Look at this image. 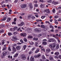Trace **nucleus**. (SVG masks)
I'll return each instance as SVG.
<instances>
[{"instance_id": "obj_1", "label": "nucleus", "mask_w": 61, "mask_h": 61, "mask_svg": "<svg viewBox=\"0 0 61 61\" xmlns=\"http://www.w3.org/2000/svg\"><path fill=\"white\" fill-rule=\"evenodd\" d=\"M49 47L51 48H54L56 46V45L54 44H49Z\"/></svg>"}, {"instance_id": "obj_2", "label": "nucleus", "mask_w": 61, "mask_h": 61, "mask_svg": "<svg viewBox=\"0 0 61 61\" xmlns=\"http://www.w3.org/2000/svg\"><path fill=\"white\" fill-rule=\"evenodd\" d=\"M8 54V51H4L3 53V54L4 56H5L6 55Z\"/></svg>"}, {"instance_id": "obj_3", "label": "nucleus", "mask_w": 61, "mask_h": 61, "mask_svg": "<svg viewBox=\"0 0 61 61\" xmlns=\"http://www.w3.org/2000/svg\"><path fill=\"white\" fill-rule=\"evenodd\" d=\"M21 58L23 60H25L26 59V57L24 55H22L21 56Z\"/></svg>"}, {"instance_id": "obj_4", "label": "nucleus", "mask_w": 61, "mask_h": 61, "mask_svg": "<svg viewBox=\"0 0 61 61\" xmlns=\"http://www.w3.org/2000/svg\"><path fill=\"white\" fill-rule=\"evenodd\" d=\"M35 31L36 32H41V29H35Z\"/></svg>"}, {"instance_id": "obj_5", "label": "nucleus", "mask_w": 61, "mask_h": 61, "mask_svg": "<svg viewBox=\"0 0 61 61\" xmlns=\"http://www.w3.org/2000/svg\"><path fill=\"white\" fill-rule=\"evenodd\" d=\"M3 19H2V20H1V21H5V20H6V19L7 18V17L6 15L4 16L3 17Z\"/></svg>"}, {"instance_id": "obj_6", "label": "nucleus", "mask_w": 61, "mask_h": 61, "mask_svg": "<svg viewBox=\"0 0 61 61\" xmlns=\"http://www.w3.org/2000/svg\"><path fill=\"white\" fill-rule=\"evenodd\" d=\"M51 51V50H50V49L49 48L47 49L46 50V53H49Z\"/></svg>"}, {"instance_id": "obj_7", "label": "nucleus", "mask_w": 61, "mask_h": 61, "mask_svg": "<svg viewBox=\"0 0 61 61\" xmlns=\"http://www.w3.org/2000/svg\"><path fill=\"white\" fill-rule=\"evenodd\" d=\"M40 57H41V55L40 54H38L37 55H35L34 56V57L35 58Z\"/></svg>"}, {"instance_id": "obj_8", "label": "nucleus", "mask_w": 61, "mask_h": 61, "mask_svg": "<svg viewBox=\"0 0 61 61\" xmlns=\"http://www.w3.org/2000/svg\"><path fill=\"white\" fill-rule=\"evenodd\" d=\"M12 51L13 52H15L16 51V49L14 47V46H13V48H12Z\"/></svg>"}, {"instance_id": "obj_9", "label": "nucleus", "mask_w": 61, "mask_h": 61, "mask_svg": "<svg viewBox=\"0 0 61 61\" xmlns=\"http://www.w3.org/2000/svg\"><path fill=\"white\" fill-rule=\"evenodd\" d=\"M52 4H54V5H56V4H59V3L58 2H56L53 1L52 2Z\"/></svg>"}, {"instance_id": "obj_10", "label": "nucleus", "mask_w": 61, "mask_h": 61, "mask_svg": "<svg viewBox=\"0 0 61 61\" xmlns=\"http://www.w3.org/2000/svg\"><path fill=\"white\" fill-rule=\"evenodd\" d=\"M26 7V5L24 4L21 5V8H25Z\"/></svg>"}, {"instance_id": "obj_11", "label": "nucleus", "mask_w": 61, "mask_h": 61, "mask_svg": "<svg viewBox=\"0 0 61 61\" xmlns=\"http://www.w3.org/2000/svg\"><path fill=\"white\" fill-rule=\"evenodd\" d=\"M49 58V60H50L51 61H53L54 60V59H53V58L52 57H50Z\"/></svg>"}, {"instance_id": "obj_12", "label": "nucleus", "mask_w": 61, "mask_h": 61, "mask_svg": "<svg viewBox=\"0 0 61 61\" xmlns=\"http://www.w3.org/2000/svg\"><path fill=\"white\" fill-rule=\"evenodd\" d=\"M18 53H16L15 54L14 56V57L15 58H16V57H17L18 56Z\"/></svg>"}, {"instance_id": "obj_13", "label": "nucleus", "mask_w": 61, "mask_h": 61, "mask_svg": "<svg viewBox=\"0 0 61 61\" xmlns=\"http://www.w3.org/2000/svg\"><path fill=\"white\" fill-rule=\"evenodd\" d=\"M21 36H23L24 37L25 36H26V34L25 33H22L21 34Z\"/></svg>"}, {"instance_id": "obj_14", "label": "nucleus", "mask_w": 61, "mask_h": 61, "mask_svg": "<svg viewBox=\"0 0 61 61\" xmlns=\"http://www.w3.org/2000/svg\"><path fill=\"white\" fill-rule=\"evenodd\" d=\"M45 5L43 4H41L40 6L41 8H43V7H45Z\"/></svg>"}, {"instance_id": "obj_15", "label": "nucleus", "mask_w": 61, "mask_h": 61, "mask_svg": "<svg viewBox=\"0 0 61 61\" xmlns=\"http://www.w3.org/2000/svg\"><path fill=\"white\" fill-rule=\"evenodd\" d=\"M59 54V53L58 51L56 52L54 54V55H56V56H58Z\"/></svg>"}, {"instance_id": "obj_16", "label": "nucleus", "mask_w": 61, "mask_h": 61, "mask_svg": "<svg viewBox=\"0 0 61 61\" xmlns=\"http://www.w3.org/2000/svg\"><path fill=\"white\" fill-rule=\"evenodd\" d=\"M30 59L31 61H34V57H31Z\"/></svg>"}, {"instance_id": "obj_17", "label": "nucleus", "mask_w": 61, "mask_h": 61, "mask_svg": "<svg viewBox=\"0 0 61 61\" xmlns=\"http://www.w3.org/2000/svg\"><path fill=\"white\" fill-rule=\"evenodd\" d=\"M20 48H21L20 46H17L16 47V49L17 50H19L20 49Z\"/></svg>"}, {"instance_id": "obj_18", "label": "nucleus", "mask_w": 61, "mask_h": 61, "mask_svg": "<svg viewBox=\"0 0 61 61\" xmlns=\"http://www.w3.org/2000/svg\"><path fill=\"white\" fill-rule=\"evenodd\" d=\"M42 44L44 46L45 45H46L47 44V42L45 41H43L42 42Z\"/></svg>"}, {"instance_id": "obj_19", "label": "nucleus", "mask_w": 61, "mask_h": 61, "mask_svg": "<svg viewBox=\"0 0 61 61\" xmlns=\"http://www.w3.org/2000/svg\"><path fill=\"white\" fill-rule=\"evenodd\" d=\"M29 7L30 8L32 9V8L33 7V6L32 5V4H30L29 5Z\"/></svg>"}, {"instance_id": "obj_20", "label": "nucleus", "mask_w": 61, "mask_h": 61, "mask_svg": "<svg viewBox=\"0 0 61 61\" xmlns=\"http://www.w3.org/2000/svg\"><path fill=\"white\" fill-rule=\"evenodd\" d=\"M40 50H39V49L38 48L37 49V50L35 52V53H38L39 52V51Z\"/></svg>"}, {"instance_id": "obj_21", "label": "nucleus", "mask_w": 61, "mask_h": 61, "mask_svg": "<svg viewBox=\"0 0 61 61\" xmlns=\"http://www.w3.org/2000/svg\"><path fill=\"white\" fill-rule=\"evenodd\" d=\"M45 12H46L47 13H49L50 11H49V9H46L45 10Z\"/></svg>"}, {"instance_id": "obj_22", "label": "nucleus", "mask_w": 61, "mask_h": 61, "mask_svg": "<svg viewBox=\"0 0 61 61\" xmlns=\"http://www.w3.org/2000/svg\"><path fill=\"white\" fill-rule=\"evenodd\" d=\"M24 24V22H22L20 24H18L19 26H22L23 25V24Z\"/></svg>"}, {"instance_id": "obj_23", "label": "nucleus", "mask_w": 61, "mask_h": 61, "mask_svg": "<svg viewBox=\"0 0 61 61\" xmlns=\"http://www.w3.org/2000/svg\"><path fill=\"white\" fill-rule=\"evenodd\" d=\"M54 21H55V24H56V25H57V24H58V22H57V20H56V19H55Z\"/></svg>"}, {"instance_id": "obj_24", "label": "nucleus", "mask_w": 61, "mask_h": 61, "mask_svg": "<svg viewBox=\"0 0 61 61\" xmlns=\"http://www.w3.org/2000/svg\"><path fill=\"white\" fill-rule=\"evenodd\" d=\"M39 44H38V43L37 42H36L35 43V46H37V47H38V46H39Z\"/></svg>"}, {"instance_id": "obj_25", "label": "nucleus", "mask_w": 61, "mask_h": 61, "mask_svg": "<svg viewBox=\"0 0 61 61\" xmlns=\"http://www.w3.org/2000/svg\"><path fill=\"white\" fill-rule=\"evenodd\" d=\"M11 20V18H8L7 19V22H9Z\"/></svg>"}, {"instance_id": "obj_26", "label": "nucleus", "mask_w": 61, "mask_h": 61, "mask_svg": "<svg viewBox=\"0 0 61 61\" xmlns=\"http://www.w3.org/2000/svg\"><path fill=\"white\" fill-rule=\"evenodd\" d=\"M59 48V45H57L56 46V47L55 49L56 50H57Z\"/></svg>"}, {"instance_id": "obj_27", "label": "nucleus", "mask_w": 61, "mask_h": 61, "mask_svg": "<svg viewBox=\"0 0 61 61\" xmlns=\"http://www.w3.org/2000/svg\"><path fill=\"white\" fill-rule=\"evenodd\" d=\"M48 42H52V39L51 38L48 41Z\"/></svg>"}, {"instance_id": "obj_28", "label": "nucleus", "mask_w": 61, "mask_h": 61, "mask_svg": "<svg viewBox=\"0 0 61 61\" xmlns=\"http://www.w3.org/2000/svg\"><path fill=\"white\" fill-rule=\"evenodd\" d=\"M18 27H17L15 26L14 27V30H16L17 29Z\"/></svg>"}, {"instance_id": "obj_29", "label": "nucleus", "mask_w": 61, "mask_h": 61, "mask_svg": "<svg viewBox=\"0 0 61 61\" xmlns=\"http://www.w3.org/2000/svg\"><path fill=\"white\" fill-rule=\"evenodd\" d=\"M38 39L37 38H34L33 39V40H36V41L38 40Z\"/></svg>"}, {"instance_id": "obj_30", "label": "nucleus", "mask_w": 61, "mask_h": 61, "mask_svg": "<svg viewBox=\"0 0 61 61\" xmlns=\"http://www.w3.org/2000/svg\"><path fill=\"white\" fill-rule=\"evenodd\" d=\"M24 41H25V42H27V40L26 38H24Z\"/></svg>"}, {"instance_id": "obj_31", "label": "nucleus", "mask_w": 61, "mask_h": 61, "mask_svg": "<svg viewBox=\"0 0 61 61\" xmlns=\"http://www.w3.org/2000/svg\"><path fill=\"white\" fill-rule=\"evenodd\" d=\"M4 32V30H0V33H3Z\"/></svg>"}, {"instance_id": "obj_32", "label": "nucleus", "mask_w": 61, "mask_h": 61, "mask_svg": "<svg viewBox=\"0 0 61 61\" xmlns=\"http://www.w3.org/2000/svg\"><path fill=\"white\" fill-rule=\"evenodd\" d=\"M52 42H56V40L54 38H52Z\"/></svg>"}, {"instance_id": "obj_33", "label": "nucleus", "mask_w": 61, "mask_h": 61, "mask_svg": "<svg viewBox=\"0 0 61 61\" xmlns=\"http://www.w3.org/2000/svg\"><path fill=\"white\" fill-rule=\"evenodd\" d=\"M23 47L24 48V50H25V48H26V46L25 45H24L23 46Z\"/></svg>"}, {"instance_id": "obj_34", "label": "nucleus", "mask_w": 61, "mask_h": 61, "mask_svg": "<svg viewBox=\"0 0 61 61\" xmlns=\"http://www.w3.org/2000/svg\"><path fill=\"white\" fill-rule=\"evenodd\" d=\"M42 59H45V56L44 55L42 56Z\"/></svg>"}, {"instance_id": "obj_35", "label": "nucleus", "mask_w": 61, "mask_h": 61, "mask_svg": "<svg viewBox=\"0 0 61 61\" xmlns=\"http://www.w3.org/2000/svg\"><path fill=\"white\" fill-rule=\"evenodd\" d=\"M52 12L53 13H54L56 12V10H55V9H53Z\"/></svg>"}, {"instance_id": "obj_36", "label": "nucleus", "mask_w": 61, "mask_h": 61, "mask_svg": "<svg viewBox=\"0 0 61 61\" xmlns=\"http://www.w3.org/2000/svg\"><path fill=\"white\" fill-rule=\"evenodd\" d=\"M12 35V34L10 32H9L8 33V35L9 36H11Z\"/></svg>"}, {"instance_id": "obj_37", "label": "nucleus", "mask_w": 61, "mask_h": 61, "mask_svg": "<svg viewBox=\"0 0 61 61\" xmlns=\"http://www.w3.org/2000/svg\"><path fill=\"white\" fill-rule=\"evenodd\" d=\"M7 47H4V48L2 49V51H4L6 50Z\"/></svg>"}, {"instance_id": "obj_38", "label": "nucleus", "mask_w": 61, "mask_h": 61, "mask_svg": "<svg viewBox=\"0 0 61 61\" xmlns=\"http://www.w3.org/2000/svg\"><path fill=\"white\" fill-rule=\"evenodd\" d=\"M28 38H32L33 37L31 36H28Z\"/></svg>"}, {"instance_id": "obj_39", "label": "nucleus", "mask_w": 61, "mask_h": 61, "mask_svg": "<svg viewBox=\"0 0 61 61\" xmlns=\"http://www.w3.org/2000/svg\"><path fill=\"white\" fill-rule=\"evenodd\" d=\"M39 2H42V3H45V1L43 0H40Z\"/></svg>"}, {"instance_id": "obj_40", "label": "nucleus", "mask_w": 61, "mask_h": 61, "mask_svg": "<svg viewBox=\"0 0 61 61\" xmlns=\"http://www.w3.org/2000/svg\"><path fill=\"white\" fill-rule=\"evenodd\" d=\"M42 36V34H39L38 35V36L39 37H40V36Z\"/></svg>"}, {"instance_id": "obj_41", "label": "nucleus", "mask_w": 61, "mask_h": 61, "mask_svg": "<svg viewBox=\"0 0 61 61\" xmlns=\"http://www.w3.org/2000/svg\"><path fill=\"white\" fill-rule=\"evenodd\" d=\"M30 44L31 45H34V43L33 42H31L30 43Z\"/></svg>"}, {"instance_id": "obj_42", "label": "nucleus", "mask_w": 61, "mask_h": 61, "mask_svg": "<svg viewBox=\"0 0 61 61\" xmlns=\"http://www.w3.org/2000/svg\"><path fill=\"white\" fill-rule=\"evenodd\" d=\"M45 17H46V16H42L41 17V18L42 19H44Z\"/></svg>"}, {"instance_id": "obj_43", "label": "nucleus", "mask_w": 61, "mask_h": 61, "mask_svg": "<svg viewBox=\"0 0 61 61\" xmlns=\"http://www.w3.org/2000/svg\"><path fill=\"white\" fill-rule=\"evenodd\" d=\"M8 50L9 51H11V48L10 47H9L8 48Z\"/></svg>"}, {"instance_id": "obj_44", "label": "nucleus", "mask_w": 61, "mask_h": 61, "mask_svg": "<svg viewBox=\"0 0 61 61\" xmlns=\"http://www.w3.org/2000/svg\"><path fill=\"white\" fill-rule=\"evenodd\" d=\"M47 2H48V3H51V2H52V0H49L47 1Z\"/></svg>"}, {"instance_id": "obj_45", "label": "nucleus", "mask_w": 61, "mask_h": 61, "mask_svg": "<svg viewBox=\"0 0 61 61\" xmlns=\"http://www.w3.org/2000/svg\"><path fill=\"white\" fill-rule=\"evenodd\" d=\"M41 27H42V28H45V26L44 25H41Z\"/></svg>"}, {"instance_id": "obj_46", "label": "nucleus", "mask_w": 61, "mask_h": 61, "mask_svg": "<svg viewBox=\"0 0 61 61\" xmlns=\"http://www.w3.org/2000/svg\"><path fill=\"white\" fill-rule=\"evenodd\" d=\"M57 56H54V58H56V59H58V57Z\"/></svg>"}, {"instance_id": "obj_47", "label": "nucleus", "mask_w": 61, "mask_h": 61, "mask_svg": "<svg viewBox=\"0 0 61 61\" xmlns=\"http://www.w3.org/2000/svg\"><path fill=\"white\" fill-rule=\"evenodd\" d=\"M58 29L59 30L60 29H61V26H60L58 27Z\"/></svg>"}, {"instance_id": "obj_48", "label": "nucleus", "mask_w": 61, "mask_h": 61, "mask_svg": "<svg viewBox=\"0 0 61 61\" xmlns=\"http://www.w3.org/2000/svg\"><path fill=\"white\" fill-rule=\"evenodd\" d=\"M58 57L60 59H61V55H59L58 56Z\"/></svg>"}, {"instance_id": "obj_49", "label": "nucleus", "mask_w": 61, "mask_h": 61, "mask_svg": "<svg viewBox=\"0 0 61 61\" xmlns=\"http://www.w3.org/2000/svg\"><path fill=\"white\" fill-rule=\"evenodd\" d=\"M14 35H16L17 34V32H14Z\"/></svg>"}, {"instance_id": "obj_50", "label": "nucleus", "mask_w": 61, "mask_h": 61, "mask_svg": "<svg viewBox=\"0 0 61 61\" xmlns=\"http://www.w3.org/2000/svg\"><path fill=\"white\" fill-rule=\"evenodd\" d=\"M55 18H57L58 17V16L57 15H55L54 16Z\"/></svg>"}, {"instance_id": "obj_51", "label": "nucleus", "mask_w": 61, "mask_h": 61, "mask_svg": "<svg viewBox=\"0 0 61 61\" xmlns=\"http://www.w3.org/2000/svg\"><path fill=\"white\" fill-rule=\"evenodd\" d=\"M34 6L35 7H37L38 6V5L36 4H35L34 5Z\"/></svg>"}, {"instance_id": "obj_52", "label": "nucleus", "mask_w": 61, "mask_h": 61, "mask_svg": "<svg viewBox=\"0 0 61 61\" xmlns=\"http://www.w3.org/2000/svg\"><path fill=\"white\" fill-rule=\"evenodd\" d=\"M12 24H14V25H16V23H15V21H14L13 22H12Z\"/></svg>"}, {"instance_id": "obj_53", "label": "nucleus", "mask_w": 61, "mask_h": 61, "mask_svg": "<svg viewBox=\"0 0 61 61\" xmlns=\"http://www.w3.org/2000/svg\"><path fill=\"white\" fill-rule=\"evenodd\" d=\"M31 18L32 19H35V17L34 16H32L31 17Z\"/></svg>"}, {"instance_id": "obj_54", "label": "nucleus", "mask_w": 61, "mask_h": 61, "mask_svg": "<svg viewBox=\"0 0 61 61\" xmlns=\"http://www.w3.org/2000/svg\"><path fill=\"white\" fill-rule=\"evenodd\" d=\"M13 38L14 40H16V38L15 37H13Z\"/></svg>"}, {"instance_id": "obj_55", "label": "nucleus", "mask_w": 61, "mask_h": 61, "mask_svg": "<svg viewBox=\"0 0 61 61\" xmlns=\"http://www.w3.org/2000/svg\"><path fill=\"white\" fill-rule=\"evenodd\" d=\"M36 48L35 47H34L32 48V51H33L34 50H35V49Z\"/></svg>"}, {"instance_id": "obj_56", "label": "nucleus", "mask_w": 61, "mask_h": 61, "mask_svg": "<svg viewBox=\"0 0 61 61\" xmlns=\"http://www.w3.org/2000/svg\"><path fill=\"white\" fill-rule=\"evenodd\" d=\"M1 27H5V25H4V24H2L1 25Z\"/></svg>"}, {"instance_id": "obj_57", "label": "nucleus", "mask_w": 61, "mask_h": 61, "mask_svg": "<svg viewBox=\"0 0 61 61\" xmlns=\"http://www.w3.org/2000/svg\"><path fill=\"white\" fill-rule=\"evenodd\" d=\"M45 23H48L49 25H50V23H49V21H45Z\"/></svg>"}, {"instance_id": "obj_58", "label": "nucleus", "mask_w": 61, "mask_h": 61, "mask_svg": "<svg viewBox=\"0 0 61 61\" xmlns=\"http://www.w3.org/2000/svg\"><path fill=\"white\" fill-rule=\"evenodd\" d=\"M54 38H56V39H58V40H59V38L57 37V36H55Z\"/></svg>"}, {"instance_id": "obj_59", "label": "nucleus", "mask_w": 61, "mask_h": 61, "mask_svg": "<svg viewBox=\"0 0 61 61\" xmlns=\"http://www.w3.org/2000/svg\"><path fill=\"white\" fill-rule=\"evenodd\" d=\"M58 21H61V18H59V20H58Z\"/></svg>"}, {"instance_id": "obj_60", "label": "nucleus", "mask_w": 61, "mask_h": 61, "mask_svg": "<svg viewBox=\"0 0 61 61\" xmlns=\"http://www.w3.org/2000/svg\"><path fill=\"white\" fill-rule=\"evenodd\" d=\"M5 5H2V7H5Z\"/></svg>"}, {"instance_id": "obj_61", "label": "nucleus", "mask_w": 61, "mask_h": 61, "mask_svg": "<svg viewBox=\"0 0 61 61\" xmlns=\"http://www.w3.org/2000/svg\"><path fill=\"white\" fill-rule=\"evenodd\" d=\"M34 3H37V1L35 0L34 1Z\"/></svg>"}, {"instance_id": "obj_62", "label": "nucleus", "mask_w": 61, "mask_h": 61, "mask_svg": "<svg viewBox=\"0 0 61 61\" xmlns=\"http://www.w3.org/2000/svg\"><path fill=\"white\" fill-rule=\"evenodd\" d=\"M50 28H52L53 27V26L51 24H50Z\"/></svg>"}, {"instance_id": "obj_63", "label": "nucleus", "mask_w": 61, "mask_h": 61, "mask_svg": "<svg viewBox=\"0 0 61 61\" xmlns=\"http://www.w3.org/2000/svg\"><path fill=\"white\" fill-rule=\"evenodd\" d=\"M29 50V49H27L26 50V52H27Z\"/></svg>"}, {"instance_id": "obj_64", "label": "nucleus", "mask_w": 61, "mask_h": 61, "mask_svg": "<svg viewBox=\"0 0 61 61\" xmlns=\"http://www.w3.org/2000/svg\"><path fill=\"white\" fill-rule=\"evenodd\" d=\"M14 20L15 21H16V18H14Z\"/></svg>"}]
</instances>
